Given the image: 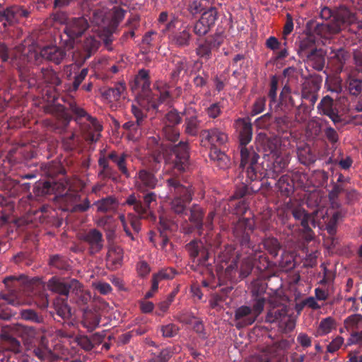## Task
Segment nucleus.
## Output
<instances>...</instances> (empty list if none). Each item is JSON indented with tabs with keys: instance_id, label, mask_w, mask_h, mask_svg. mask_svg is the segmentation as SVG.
<instances>
[{
	"instance_id": "1",
	"label": "nucleus",
	"mask_w": 362,
	"mask_h": 362,
	"mask_svg": "<svg viewBox=\"0 0 362 362\" xmlns=\"http://www.w3.org/2000/svg\"><path fill=\"white\" fill-rule=\"evenodd\" d=\"M169 161L172 175L166 180V185L173 199L170 210L180 216L187 215V206L194 195V189L180 175L189 168V148L187 142L180 141L171 147Z\"/></svg>"
},
{
	"instance_id": "2",
	"label": "nucleus",
	"mask_w": 362,
	"mask_h": 362,
	"mask_svg": "<svg viewBox=\"0 0 362 362\" xmlns=\"http://www.w3.org/2000/svg\"><path fill=\"white\" fill-rule=\"evenodd\" d=\"M69 109L74 115V120L77 124L84 139L89 142H96L101 136L103 126L95 118L90 115L75 101L69 103Z\"/></svg>"
},
{
	"instance_id": "3",
	"label": "nucleus",
	"mask_w": 362,
	"mask_h": 362,
	"mask_svg": "<svg viewBox=\"0 0 362 362\" xmlns=\"http://www.w3.org/2000/svg\"><path fill=\"white\" fill-rule=\"evenodd\" d=\"M240 155V168L245 171L246 177L255 181L264 177V167L259 162V148L257 144L238 146Z\"/></svg>"
},
{
	"instance_id": "4",
	"label": "nucleus",
	"mask_w": 362,
	"mask_h": 362,
	"mask_svg": "<svg viewBox=\"0 0 362 362\" xmlns=\"http://www.w3.org/2000/svg\"><path fill=\"white\" fill-rule=\"evenodd\" d=\"M186 250L192 258V268L194 271H198L201 274H206L210 278L214 279V268L212 262H210L209 253L208 250L204 247L201 241L193 240L185 246Z\"/></svg>"
},
{
	"instance_id": "5",
	"label": "nucleus",
	"mask_w": 362,
	"mask_h": 362,
	"mask_svg": "<svg viewBox=\"0 0 362 362\" xmlns=\"http://www.w3.org/2000/svg\"><path fill=\"white\" fill-rule=\"evenodd\" d=\"M269 309L266 316L268 322H279V328L284 332H290L296 327L295 319L288 313L286 305L281 303L276 297H272L269 300Z\"/></svg>"
},
{
	"instance_id": "6",
	"label": "nucleus",
	"mask_w": 362,
	"mask_h": 362,
	"mask_svg": "<svg viewBox=\"0 0 362 362\" xmlns=\"http://www.w3.org/2000/svg\"><path fill=\"white\" fill-rule=\"evenodd\" d=\"M255 229V221L248 218H239L232 224V234L235 242L242 249H246V253L252 255L257 250L256 245L251 239Z\"/></svg>"
},
{
	"instance_id": "7",
	"label": "nucleus",
	"mask_w": 362,
	"mask_h": 362,
	"mask_svg": "<svg viewBox=\"0 0 362 362\" xmlns=\"http://www.w3.org/2000/svg\"><path fill=\"white\" fill-rule=\"evenodd\" d=\"M318 301L327 300L326 305L330 308L335 303L334 286L333 284L334 274L332 270L327 269L326 264L320 265L318 272Z\"/></svg>"
},
{
	"instance_id": "8",
	"label": "nucleus",
	"mask_w": 362,
	"mask_h": 362,
	"mask_svg": "<svg viewBox=\"0 0 362 362\" xmlns=\"http://www.w3.org/2000/svg\"><path fill=\"white\" fill-rule=\"evenodd\" d=\"M25 49L23 53L19 54L18 51L11 52L4 43L0 42V57L3 62H9L13 66L18 69V75L22 81L28 80L27 70L25 67L26 63L31 60L32 55L37 57L35 52L31 53L30 56H26Z\"/></svg>"
},
{
	"instance_id": "9",
	"label": "nucleus",
	"mask_w": 362,
	"mask_h": 362,
	"mask_svg": "<svg viewBox=\"0 0 362 362\" xmlns=\"http://www.w3.org/2000/svg\"><path fill=\"white\" fill-rule=\"evenodd\" d=\"M157 195L153 192H148L143 196V202L140 199V196H136L134 193L129 194L125 202L122 205L132 206L134 211L141 216L143 218H153L151 211V204H156Z\"/></svg>"
},
{
	"instance_id": "10",
	"label": "nucleus",
	"mask_w": 362,
	"mask_h": 362,
	"mask_svg": "<svg viewBox=\"0 0 362 362\" xmlns=\"http://www.w3.org/2000/svg\"><path fill=\"white\" fill-rule=\"evenodd\" d=\"M224 32L222 28H218L216 32L204 42L199 43L196 48V54L206 60L211 57L212 51L218 49L224 40Z\"/></svg>"
},
{
	"instance_id": "11",
	"label": "nucleus",
	"mask_w": 362,
	"mask_h": 362,
	"mask_svg": "<svg viewBox=\"0 0 362 362\" xmlns=\"http://www.w3.org/2000/svg\"><path fill=\"white\" fill-rule=\"evenodd\" d=\"M182 115L184 117V133L189 136H197L202 123L197 110L191 107L185 108Z\"/></svg>"
},
{
	"instance_id": "12",
	"label": "nucleus",
	"mask_w": 362,
	"mask_h": 362,
	"mask_svg": "<svg viewBox=\"0 0 362 362\" xmlns=\"http://www.w3.org/2000/svg\"><path fill=\"white\" fill-rule=\"evenodd\" d=\"M320 18L328 21L333 18L329 23H355L357 21L354 12L344 6H340L334 13L327 7H324L320 12Z\"/></svg>"
},
{
	"instance_id": "13",
	"label": "nucleus",
	"mask_w": 362,
	"mask_h": 362,
	"mask_svg": "<svg viewBox=\"0 0 362 362\" xmlns=\"http://www.w3.org/2000/svg\"><path fill=\"white\" fill-rule=\"evenodd\" d=\"M292 214L296 220L300 221L305 239L307 241L312 240L314 238L315 233L310 225L313 228H315L316 226L315 216L317 215V209H315L310 215L305 213V210L300 208H296L293 210Z\"/></svg>"
},
{
	"instance_id": "14",
	"label": "nucleus",
	"mask_w": 362,
	"mask_h": 362,
	"mask_svg": "<svg viewBox=\"0 0 362 362\" xmlns=\"http://www.w3.org/2000/svg\"><path fill=\"white\" fill-rule=\"evenodd\" d=\"M157 170L156 167L151 170L146 168L139 170L136 175V188L141 192L155 189L158 182L156 176Z\"/></svg>"
},
{
	"instance_id": "15",
	"label": "nucleus",
	"mask_w": 362,
	"mask_h": 362,
	"mask_svg": "<svg viewBox=\"0 0 362 362\" xmlns=\"http://www.w3.org/2000/svg\"><path fill=\"white\" fill-rule=\"evenodd\" d=\"M202 141H206L211 147L222 146L228 142V135L226 132L220 127H214L204 129L200 133Z\"/></svg>"
},
{
	"instance_id": "16",
	"label": "nucleus",
	"mask_w": 362,
	"mask_h": 362,
	"mask_svg": "<svg viewBox=\"0 0 362 362\" xmlns=\"http://www.w3.org/2000/svg\"><path fill=\"white\" fill-rule=\"evenodd\" d=\"M80 240L88 245V252L90 255L100 252L104 247L103 233L96 228L90 229L81 234Z\"/></svg>"
},
{
	"instance_id": "17",
	"label": "nucleus",
	"mask_w": 362,
	"mask_h": 362,
	"mask_svg": "<svg viewBox=\"0 0 362 362\" xmlns=\"http://www.w3.org/2000/svg\"><path fill=\"white\" fill-rule=\"evenodd\" d=\"M238 146L249 145L253 135V128L250 119L238 118L234 122Z\"/></svg>"
},
{
	"instance_id": "18",
	"label": "nucleus",
	"mask_w": 362,
	"mask_h": 362,
	"mask_svg": "<svg viewBox=\"0 0 362 362\" xmlns=\"http://www.w3.org/2000/svg\"><path fill=\"white\" fill-rule=\"evenodd\" d=\"M156 86L158 93L152 95L151 93L150 95H147L146 98H144L140 103L141 106L144 107V103L146 101L148 103L146 107L147 110L151 109L158 110L160 104L168 103L170 99V93L165 84L158 83Z\"/></svg>"
},
{
	"instance_id": "19",
	"label": "nucleus",
	"mask_w": 362,
	"mask_h": 362,
	"mask_svg": "<svg viewBox=\"0 0 362 362\" xmlns=\"http://www.w3.org/2000/svg\"><path fill=\"white\" fill-rule=\"evenodd\" d=\"M76 281L77 279H75L65 280L52 276L47 282V288L53 293L65 296L66 300L72 290V284H74V281Z\"/></svg>"
},
{
	"instance_id": "20",
	"label": "nucleus",
	"mask_w": 362,
	"mask_h": 362,
	"mask_svg": "<svg viewBox=\"0 0 362 362\" xmlns=\"http://www.w3.org/2000/svg\"><path fill=\"white\" fill-rule=\"evenodd\" d=\"M91 299L90 292L83 289V285L78 280L72 284V290L70 293V301L76 304L83 310L87 308L88 302Z\"/></svg>"
},
{
	"instance_id": "21",
	"label": "nucleus",
	"mask_w": 362,
	"mask_h": 362,
	"mask_svg": "<svg viewBox=\"0 0 362 362\" xmlns=\"http://www.w3.org/2000/svg\"><path fill=\"white\" fill-rule=\"evenodd\" d=\"M30 12L21 6L13 5L5 9L0 10V22L6 21L8 23L19 21L23 18H28Z\"/></svg>"
},
{
	"instance_id": "22",
	"label": "nucleus",
	"mask_w": 362,
	"mask_h": 362,
	"mask_svg": "<svg viewBox=\"0 0 362 362\" xmlns=\"http://www.w3.org/2000/svg\"><path fill=\"white\" fill-rule=\"evenodd\" d=\"M123 249L117 245H110L106 257L107 268L112 271L120 268L123 264Z\"/></svg>"
},
{
	"instance_id": "23",
	"label": "nucleus",
	"mask_w": 362,
	"mask_h": 362,
	"mask_svg": "<svg viewBox=\"0 0 362 362\" xmlns=\"http://www.w3.org/2000/svg\"><path fill=\"white\" fill-rule=\"evenodd\" d=\"M274 160L272 165L269 169L264 168V177H272L275 180L279 173H281L288 165L289 163V158L287 155H276L273 156Z\"/></svg>"
},
{
	"instance_id": "24",
	"label": "nucleus",
	"mask_w": 362,
	"mask_h": 362,
	"mask_svg": "<svg viewBox=\"0 0 362 362\" xmlns=\"http://www.w3.org/2000/svg\"><path fill=\"white\" fill-rule=\"evenodd\" d=\"M234 320L235 322V327L238 329H241L248 325H251L257 319L255 315L252 314L250 307L243 305L236 309Z\"/></svg>"
},
{
	"instance_id": "25",
	"label": "nucleus",
	"mask_w": 362,
	"mask_h": 362,
	"mask_svg": "<svg viewBox=\"0 0 362 362\" xmlns=\"http://www.w3.org/2000/svg\"><path fill=\"white\" fill-rule=\"evenodd\" d=\"M67 199L71 203L70 211L72 213L86 212L91 206L89 199L83 197L76 192L67 194Z\"/></svg>"
},
{
	"instance_id": "26",
	"label": "nucleus",
	"mask_w": 362,
	"mask_h": 362,
	"mask_svg": "<svg viewBox=\"0 0 362 362\" xmlns=\"http://www.w3.org/2000/svg\"><path fill=\"white\" fill-rule=\"evenodd\" d=\"M40 54L42 58L59 64L66 57V51L56 45L46 46L40 49Z\"/></svg>"
},
{
	"instance_id": "27",
	"label": "nucleus",
	"mask_w": 362,
	"mask_h": 362,
	"mask_svg": "<svg viewBox=\"0 0 362 362\" xmlns=\"http://www.w3.org/2000/svg\"><path fill=\"white\" fill-rule=\"evenodd\" d=\"M339 217V212H334L329 221L325 224V230H327L329 236L325 238V235H323L324 245L328 249L334 247L337 243V240L334 238V235L337 232V224Z\"/></svg>"
},
{
	"instance_id": "28",
	"label": "nucleus",
	"mask_w": 362,
	"mask_h": 362,
	"mask_svg": "<svg viewBox=\"0 0 362 362\" xmlns=\"http://www.w3.org/2000/svg\"><path fill=\"white\" fill-rule=\"evenodd\" d=\"M107 156H101L98 159V166L100 171L98 172V177L103 180H111L114 182H117L119 176L117 172L109 164Z\"/></svg>"
},
{
	"instance_id": "29",
	"label": "nucleus",
	"mask_w": 362,
	"mask_h": 362,
	"mask_svg": "<svg viewBox=\"0 0 362 362\" xmlns=\"http://www.w3.org/2000/svg\"><path fill=\"white\" fill-rule=\"evenodd\" d=\"M150 85L149 71L142 69L135 76L132 88L133 90L140 88L142 94L146 98V95L151 93Z\"/></svg>"
},
{
	"instance_id": "30",
	"label": "nucleus",
	"mask_w": 362,
	"mask_h": 362,
	"mask_svg": "<svg viewBox=\"0 0 362 362\" xmlns=\"http://www.w3.org/2000/svg\"><path fill=\"white\" fill-rule=\"evenodd\" d=\"M54 310L56 315L64 320L63 325L64 327L74 325L71 320V309L68 305L66 299L58 300L54 303Z\"/></svg>"
},
{
	"instance_id": "31",
	"label": "nucleus",
	"mask_w": 362,
	"mask_h": 362,
	"mask_svg": "<svg viewBox=\"0 0 362 362\" xmlns=\"http://www.w3.org/2000/svg\"><path fill=\"white\" fill-rule=\"evenodd\" d=\"M146 146L148 149L152 152L153 161L156 164H159L162 160L161 153L165 148V145L160 136L158 135L149 136L146 141Z\"/></svg>"
},
{
	"instance_id": "32",
	"label": "nucleus",
	"mask_w": 362,
	"mask_h": 362,
	"mask_svg": "<svg viewBox=\"0 0 362 362\" xmlns=\"http://www.w3.org/2000/svg\"><path fill=\"white\" fill-rule=\"evenodd\" d=\"M129 156L125 152L118 153L116 151H112L107 155V158L116 165L118 170L126 178L130 177L131 175L127 167V159Z\"/></svg>"
},
{
	"instance_id": "33",
	"label": "nucleus",
	"mask_w": 362,
	"mask_h": 362,
	"mask_svg": "<svg viewBox=\"0 0 362 362\" xmlns=\"http://www.w3.org/2000/svg\"><path fill=\"white\" fill-rule=\"evenodd\" d=\"M209 158L220 169H228L230 165V159L228 155L218 147H211Z\"/></svg>"
},
{
	"instance_id": "34",
	"label": "nucleus",
	"mask_w": 362,
	"mask_h": 362,
	"mask_svg": "<svg viewBox=\"0 0 362 362\" xmlns=\"http://www.w3.org/2000/svg\"><path fill=\"white\" fill-rule=\"evenodd\" d=\"M100 317L95 310L88 307L83 308L81 325L88 332H93L99 325Z\"/></svg>"
},
{
	"instance_id": "35",
	"label": "nucleus",
	"mask_w": 362,
	"mask_h": 362,
	"mask_svg": "<svg viewBox=\"0 0 362 362\" xmlns=\"http://www.w3.org/2000/svg\"><path fill=\"white\" fill-rule=\"evenodd\" d=\"M173 346L157 348L151 351L147 362H168L175 354Z\"/></svg>"
},
{
	"instance_id": "36",
	"label": "nucleus",
	"mask_w": 362,
	"mask_h": 362,
	"mask_svg": "<svg viewBox=\"0 0 362 362\" xmlns=\"http://www.w3.org/2000/svg\"><path fill=\"white\" fill-rule=\"evenodd\" d=\"M318 113L328 116L334 123L339 121V115L333 108V100L328 95L324 97L318 105Z\"/></svg>"
},
{
	"instance_id": "37",
	"label": "nucleus",
	"mask_w": 362,
	"mask_h": 362,
	"mask_svg": "<svg viewBox=\"0 0 362 362\" xmlns=\"http://www.w3.org/2000/svg\"><path fill=\"white\" fill-rule=\"evenodd\" d=\"M298 157L300 162L307 166L314 165L316 160L315 150L308 144L298 148Z\"/></svg>"
},
{
	"instance_id": "38",
	"label": "nucleus",
	"mask_w": 362,
	"mask_h": 362,
	"mask_svg": "<svg viewBox=\"0 0 362 362\" xmlns=\"http://www.w3.org/2000/svg\"><path fill=\"white\" fill-rule=\"evenodd\" d=\"M190 216L189 221L194 226L195 228L199 231L203 230L204 228V210L197 204H193L190 209Z\"/></svg>"
},
{
	"instance_id": "39",
	"label": "nucleus",
	"mask_w": 362,
	"mask_h": 362,
	"mask_svg": "<svg viewBox=\"0 0 362 362\" xmlns=\"http://www.w3.org/2000/svg\"><path fill=\"white\" fill-rule=\"evenodd\" d=\"M176 274V270L172 267L163 269L158 272L153 274L151 280L152 290L157 291L160 281L173 279Z\"/></svg>"
},
{
	"instance_id": "40",
	"label": "nucleus",
	"mask_w": 362,
	"mask_h": 362,
	"mask_svg": "<svg viewBox=\"0 0 362 362\" xmlns=\"http://www.w3.org/2000/svg\"><path fill=\"white\" fill-rule=\"evenodd\" d=\"M33 352L42 362H52L57 358L54 353L44 344L43 338L40 345L35 347Z\"/></svg>"
},
{
	"instance_id": "41",
	"label": "nucleus",
	"mask_w": 362,
	"mask_h": 362,
	"mask_svg": "<svg viewBox=\"0 0 362 362\" xmlns=\"http://www.w3.org/2000/svg\"><path fill=\"white\" fill-rule=\"evenodd\" d=\"M346 88L349 93L358 96L362 92V78L355 75V71L351 72L346 79Z\"/></svg>"
},
{
	"instance_id": "42",
	"label": "nucleus",
	"mask_w": 362,
	"mask_h": 362,
	"mask_svg": "<svg viewBox=\"0 0 362 362\" xmlns=\"http://www.w3.org/2000/svg\"><path fill=\"white\" fill-rule=\"evenodd\" d=\"M1 338L4 341L5 349L7 351H10L14 354H19L23 350V346H21V342L14 337L11 335V334L4 332Z\"/></svg>"
},
{
	"instance_id": "43",
	"label": "nucleus",
	"mask_w": 362,
	"mask_h": 362,
	"mask_svg": "<svg viewBox=\"0 0 362 362\" xmlns=\"http://www.w3.org/2000/svg\"><path fill=\"white\" fill-rule=\"evenodd\" d=\"M275 185H277L281 194L285 197H290L294 192V182L288 175H282Z\"/></svg>"
},
{
	"instance_id": "44",
	"label": "nucleus",
	"mask_w": 362,
	"mask_h": 362,
	"mask_svg": "<svg viewBox=\"0 0 362 362\" xmlns=\"http://www.w3.org/2000/svg\"><path fill=\"white\" fill-rule=\"evenodd\" d=\"M41 76L45 83L53 87H58L62 83L58 74L52 69L47 67L42 68L40 71Z\"/></svg>"
},
{
	"instance_id": "45",
	"label": "nucleus",
	"mask_w": 362,
	"mask_h": 362,
	"mask_svg": "<svg viewBox=\"0 0 362 362\" xmlns=\"http://www.w3.org/2000/svg\"><path fill=\"white\" fill-rule=\"evenodd\" d=\"M125 90V83L124 82H119L116 83L114 87L109 88L105 90L103 92V95L110 100L117 101L122 98Z\"/></svg>"
},
{
	"instance_id": "46",
	"label": "nucleus",
	"mask_w": 362,
	"mask_h": 362,
	"mask_svg": "<svg viewBox=\"0 0 362 362\" xmlns=\"http://www.w3.org/2000/svg\"><path fill=\"white\" fill-rule=\"evenodd\" d=\"M64 33L67 36L73 40H77L80 37L86 29L89 27L88 24H66Z\"/></svg>"
},
{
	"instance_id": "47",
	"label": "nucleus",
	"mask_w": 362,
	"mask_h": 362,
	"mask_svg": "<svg viewBox=\"0 0 362 362\" xmlns=\"http://www.w3.org/2000/svg\"><path fill=\"white\" fill-rule=\"evenodd\" d=\"M344 327L351 333L359 332L362 327V315L360 314H354L344 320Z\"/></svg>"
},
{
	"instance_id": "48",
	"label": "nucleus",
	"mask_w": 362,
	"mask_h": 362,
	"mask_svg": "<svg viewBox=\"0 0 362 362\" xmlns=\"http://www.w3.org/2000/svg\"><path fill=\"white\" fill-rule=\"evenodd\" d=\"M116 199L113 197H107L94 202L93 205L97 206V211L101 213H106L115 209Z\"/></svg>"
},
{
	"instance_id": "49",
	"label": "nucleus",
	"mask_w": 362,
	"mask_h": 362,
	"mask_svg": "<svg viewBox=\"0 0 362 362\" xmlns=\"http://www.w3.org/2000/svg\"><path fill=\"white\" fill-rule=\"evenodd\" d=\"M100 46V42L93 37H86L83 43V59L86 60L95 53Z\"/></svg>"
},
{
	"instance_id": "50",
	"label": "nucleus",
	"mask_w": 362,
	"mask_h": 362,
	"mask_svg": "<svg viewBox=\"0 0 362 362\" xmlns=\"http://www.w3.org/2000/svg\"><path fill=\"white\" fill-rule=\"evenodd\" d=\"M15 330L25 342H30L37 334L36 329L29 326L18 325L15 327Z\"/></svg>"
},
{
	"instance_id": "51",
	"label": "nucleus",
	"mask_w": 362,
	"mask_h": 362,
	"mask_svg": "<svg viewBox=\"0 0 362 362\" xmlns=\"http://www.w3.org/2000/svg\"><path fill=\"white\" fill-rule=\"evenodd\" d=\"M305 66L310 76L315 75V71L317 70V47H313L307 53V60L305 62Z\"/></svg>"
},
{
	"instance_id": "52",
	"label": "nucleus",
	"mask_w": 362,
	"mask_h": 362,
	"mask_svg": "<svg viewBox=\"0 0 362 362\" xmlns=\"http://www.w3.org/2000/svg\"><path fill=\"white\" fill-rule=\"evenodd\" d=\"M182 112H178L177 110L173 109L167 112L163 119V125L177 127L182 121Z\"/></svg>"
},
{
	"instance_id": "53",
	"label": "nucleus",
	"mask_w": 362,
	"mask_h": 362,
	"mask_svg": "<svg viewBox=\"0 0 362 362\" xmlns=\"http://www.w3.org/2000/svg\"><path fill=\"white\" fill-rule=\"evenodd\" d=\"M49 264L59 270H68L69 264L67 259L60 255H54L49 257Z\"/></svg>"
},
{
	"instance_id": "54",
	"label": "nucleus",
	"mask_w": 362,
	"mask_h": 362,
	"mask_svg": "<svg viewBox=\"0 0 362 362\" xmlns=\"http://www.w3.org/2000/svg\"><path fill=\"white\" fill-rule=\"evenodd\" d=\"M336 328V321L332 317L322 319L318 325V334H327Z\"/></svg>"
},
{
	"instance_id": "55",
	"label": "nucleus",
	"mask_w": 362,
	"mask_h": 362,
	"mask_svg": "<svg viewBox=\"0 0 362 362\" xmlns=\"http://www.w3.org/2000/svg\"><path fill=\"white\" fill-rule=\"evenodd\" d=\"M180 134V130L177 127L163 125L162 136L166 140L171 142H175L178 140Z\"/></svg>"
},
{
	"instance_id": "56",
	"label": "nucleus",
	"mask_w": 362,
	"mask_h": 362,
	"mask_svg": "<svg viewBox=\"0 0 362 362\" xmlns=\"http://www.w3.org/2000/svg\"><path fill=\"white\" fill-rule=\"evenodd\" d=\"M21 317L23 320L31 321L35 323H43L44 317L42 315L38 314L32 309H24L21 312Z\"/></svg>"
},
{
	"instance_id": "57",
	"label": "nucleus",
	"mask_w": 362,
	"mask_h": 362,
	"mask_svg": "<svg viewBox=\"0 0 362 362\" xmlns=\"http://www.w3.org/2000/svg\"><path fill=\"white\" fill-rule=\"evenodd\" d=\"M63 148L66 151H73L78 146V139L76 134L72 132L70 135L64 136L62 139Z\"/></svg>"
},
{
	"instance_id": "58",
	"label": "nucleus",
	"mask_w": 362,
	"mask_h": 362,
	"mask_svg": "<svg viewBox=\"0 0 362 362\" xmlns=\"http://www.w3.org/2000/svg\"><path fill=\"white\" fill-rule=\"evenodd\" d=\"M264 245L266 250L274 257L278 255L279 251L281 248L280 244L276 238H267L264 241Z\"/></svg>"
},
{
	"instance_id": "59",
	"label": "nucleus",
	"mask_w": 362,
	"mask_h": 362,
	"mask_svg": "<svg viewBox=\"0 0 362 362\" xmlns=\"http://www.w3.org/2000/svg\"><path fill=\"white\" fill-rule=\"evenodd\" d=\"M317 100V95L313 93L309 100L310 105H307L306 103H302L299 107V111H302L303 112V116L302 117L303 120H307L310 116L311 111L314 109L315 101Z\"/></svg>"
},
{
	"instance_id": "60",
	"label": "nucleus",
	"mask_w": 362,
	"mask_h": 362,
	"mask_svg": "<svg viewBox=\"0 0 362 362\" xmlns=\"http://www.w3.org/2000/svg\"><path fill=\"white\" fill-rule=\"evenodd\" d=\"M88 72V70L86 68L81 69V71L75 76L72 84L67 88V90L70 93L76 92L78 89L81 83L87 76Z\"/></svg>"
},
{
	"instance_id": "61",
	"label": "nucleus",
	"mask_w": 362,
	"mask_h": 362,
	"mask_svg": "<svg viewBox=\"0 0 362 362\" xmlns=\"http://www.w3.org/2000/svg\"><path fill=\"white\" fill-rule=\"evenodd\" d=\"M51 214V208L48 206H41L38 209L33 211L35 219H38L42 223L48 221L47 218Z\"/></svg>"
},
{
	"instance_id": "62",
	"label": "nucleus",
	"mask_w": 362,
	"mask_h": 362,
	"mask_svg": "<svg viewBox=\"0 0 362 362\" xmlns=\"http://www.w3.org/2000/svg\"><path fill=\"white\" fill-rule=\"evenodd\" d=\"M189 30L183 29L182 31L173 36V40L178 46H185L189 45Z\"/></svg>"
},
{
	"instance_id": "63",
	"label": "nucleus",
	"mask_w": 362,
	"mask_h": 362,
	"mask_svg": "<svg viewBox=\"0 0 362 362\" xmlns=\"http://www.w3.org/2000/svg\"><path fill=\"white\" fill-rule=\"evenodd\" d=\"M218 12L214 7H210L202 14L198 23H215L217 21Z\"/></svg>"
},
{
	"instance_id": "64",
	"label": "nucleus",
	"mask_w": 362,
	"mask_h": 362,
	"mask_svg": "<svg viewBox=\"0 0 362 362\" xmlns=\"http://www.w3.org/2000/svg\"><path fill=\"white\" fill-rule=\"evenodd\" d=\"M132 112L135 117V121L137 122V125L144 127L147 122L146 113L144 112V111L136 105H132Z\"/></svg>"
}]
</instances>
